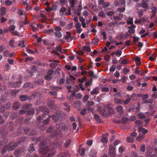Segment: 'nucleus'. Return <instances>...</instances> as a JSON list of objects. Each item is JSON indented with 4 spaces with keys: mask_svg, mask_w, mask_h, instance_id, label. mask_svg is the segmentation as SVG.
Wrapping results in <instances>:
<instances>
[{
    "mask_svg": "<svg viewBox=\"0 0 157 157\" xmlns=\"http://www.w3.org/2000/svg\"><path fill=\"white\" fill-rule=\"evenodd\" d=\"M46 140H42L40 143V151L42 154H46L41 157H52L56 154V150L54 148H52L50 146H47Z\"/></svg>",
    "mask_w": 157,
    "mask_h": 157,
    "instance_id": "obj_1",
    "label": "nucleus"
},
{
    "mask_svg": "<svg viewBox=\"0 0 157 157\" xmlns=\"http://www.w3.org/2000/svg\"><path fill=\"white\" fill-rule=\"evenodd\" d=\"M55 116L54 115H50L46 119L44 120L42 122H41V120L43 119L41 116H39L37 118V120L38 121L37 123L38 124V127L41 130H44L47 128L49 123L50 121V118H52L54 119V118H55Z\"/></svg>",
    "mask_w": 157,
    "mask_h": 157,
    "instance_id": "obj_2",
    "label": "nucleus"
},
{
    "mask_svg": "<svg viewBox=\"0 0 157 157\" xmlns=\"http://www.w3.org/2000/svg\"><path fill=\"white\" fill-rule=\"evenodd\" d=\"M39 109L43 113L41 114L43 117H44L45 115H48L49 113V110L46 106H41L39 107Z\"/></svg>",
    "mask_w": 157,
    "mask_h": 157,
    "instance_id": "obj_3",
    "label": "nucleus"
},
{
    "mask_svg": "<svg viewBox=\"0 0 157 157\" xmlns=\"http://www.w3.org/2000/svg\"><path fill=\"white\" fill-rule=\"evenodd\" d=\"M19 143H15L11 142L9 143L7 147L8 148L7 150L8 151H11L14 149L15 147L19 145Z\"/></svg>",
    "mask_w": 157,
    "mask_h": 157,
    "instance_id": "obj_4",
    "label": "nucleus"
},
{
    "mask_svg": "<svg viewBox=\"0 0 157 157\" xmlns=\"http://www.w3.org/2000/svg\"><path fill=\"white\" fill-rule=\"evenodd\" d=\"M25 150L23 148H21L18 150L15 151L14 154L16 156H21L25 153Z\"/></svg>",
    "mask_w": 157,
    "mask_h": 157,
    "instance_id": "obj_5",
    "label": "nucleus"
},
{
    "mask_svg": "<svg viewBox=\"0 0 157 157\" xmlns=\"http://www.w3.org/2000/svg\"><path fill=\"white\" fill-rule=\"evenodd\" d=\"M115 14L116 15H113V18L115 21H121L123 18V15L121 13H118L117 12H116Z\"/></svg>",
    "mask_w": 157,
    "mask_h": 157,
    "instance_id": "obj_6",
    "label": "nucleus"
},
{
    "mask_svg": "<svg viewBox=\"0 0 157 157\" xmlns=\"http://www.w3.org/2000/svg\"><path fill=\"white\" fill-rule=\"evenodd\" d=\"M94 102L93 101H88L85 107L87 109V111H89L91 110V111H92L94 110V109L92 107L94 105Z\"/></svg>",
    "mask_w": 157,
    "mask_h": 157,
    "instance_id": "obj_7",
    "label": "nucleus"
},
{
    "mask_svg": "<svg viewBox=\"0 0 157 157\" xmlns=\"http://www.w3.org/2000/svg\"><path fill=\"white\" fill-rule=\"evenodd\" d=\"M99 111L100 114L102 116L106 117L109 115L108 111L104 107L99 108Z\"/></svg>",
    "mask_w": 157,
    "mask_h": 157,
    "instance_id": "obj_8",
    "label": "nucleus"
},
{
    "mask_svg": "<svg viewBox=\"0 0 157 157\" xmlns=\"http://www.w3.org/2000/svg\"><path fill=\"white\" fill-rule=\"evenodd\" d=\"M10 106L11 105L10 103H6L4 105H1L0 106V112H4L5 110L9 109Z\"/></svg>",
    "mask_w": 157,
    "mask_h": 157,
    "instance_id": "obj_9",
    "label": "nucleus"
},
{
    "mask_svg": "<svg viewBox=\"0 0 157 157\" xmlns=\"http://www.w3.org/2000/svg\"><path fill=\"white\" fill-rule=\"evenodd\" d=\"M109 152L111 156L114 157L115 153V148L112 145H110L109 146Z\"/></svg>",
    "mask_w": 157,
    "mask_h": 157,
    "instance_id": "obj_10",
    "label": "nucleus"
},
{
    "mask_svg": "<svg viewBox=\"0 0 157 157\" xmlns=\"http://www.w3.org/2000/svg\"><path fill=\"white\" fill-rule=\"evenodd\" d=\"M56 127L57 128H61L62 130L65 131L66 133L70 131L66 125H61L59 124H57L56 125Z\"/></svg>",
    "mask_w": 157,
    "mask_h": 157,
    "instance_id": "obj_11",
    "label": "nucleus"
},
{
    "mask_svg": "<svg viewBox=\"0 0 157 157\" xmlns=\"http://www.w3.org/2000/svg\"><path fill=\"white\" fill-rule=\"evenodd\" d=\"M19 99L21 101H25L27 100H30L31 97L26 95H20L19 97Z\"/></svg>",
    "mask_w": 157,
    "mask_h": 157,
    "instance_id": "obj_12",
    "label": "nucleus"
},
{
    "mask_svg": "<svg viewBox=\"0 0 157 157\" xmlns=\"http://www.w3.org/2000/svg\"><path fill=\"white\" fill-rule=\"evenodd\" d=\"M117 112L120 114L121 116L124 113V111L123 106L121 105H118L116 107Z\"/></svg>",
    "mask_w": 157,
    "mask_h": 157,
    "instance_id": "obj_13",
    "label": "nucleus"
},
{
    "mask_svg": "<svg viewBox=\"0 0 157 157\" xmlns=\"http://www.w3.org/2000/svg\"><path fill=\"white\" fill-rule=\"evenodd\" d=\"M114 3L117 6H121L125 4V1L124 0H116Z\"/></svg>",
    "mask_w": 157,
    "mask_h": 157,
    "instance_id": "obj_14",
    "label": "nucleus"
},
{
    "mask_svg": "<svg viewBox=\"0 0 157 157\" xmlns=\"http://www.w3.org/2000/svg\"><path fill=\"white\" fill-rule=\"evenodd\" d=\"M21 82V81H18L13 82L12 83V86L13 87H18L20 86Z\"/></svg>",
    "mask_w": 157,
    "mask_h": 157,
    "instance_id": "obj_15",
    "label": "nucleus"
},
{
    "mask_svg": "<svg viewBox=\"0 0 157 157\" xmlns=\"http://www.w3.org/2000/svg\"><path fill=\"white\" fill-rule=\"evenodd\" d=\"M147 3L142 2L140 5V7L144 8L145 11H146L148 8L149 6Z\"/></svg>",
    "mask_w": 157,
    "mask_h": 157,
    "instance_id": "obj_16",
    "label": "nucleus"
},
{
    "mask_svg": "<svg viewBox=\"0 0 157 157\" xmlns=\"http://www.w3.org/2000/svg\"><path fill=\"white\" fill-rule=\"evenodd\" d=\"M138 131L139 132H141L144 135H143L147 133L148 132L147 129L141 127L139 128Z\"/></svg>",
    "mask_w": 157,
    "mask_h": 157,
    "instance_id": "obj_17",
    "label": "nucleus"
},
{
    "mask_svg": "<svg viewBox=\"0 0 157 157\" xmlns=\"http://www.w3.org/2000/svg\"><path fill=\"white\" fill-rule=\"evenodd\" d=\"M24 87L25 88H28L29 89L33 88V83L30 82H26L24 84Z\"/></svg>",
    "mask_w": 157,
    "mask_h": 157,
    "instance_id": "obj_18",
    "label": "nucleus"
},
{
    "mask_svg": "<svg viewBox=\"0 0 157 157\" xmlns=\"http://www.w3.org/2000/svg\"><path fill=\"white\" fill-rule=\"evenodd\" d=\"M35 111L34 108H32L28 110L26 113V115H31L34 114Z\"/></svg>",
    "mask_w": 157,
    "mask_h": 157,
    "instance_id": "obj_19",
    "label": "nucleus"
},
{
    "mask_svg": "<svg viewBox=\"0 0 157 157\" xmlns=\"http://www.w3.org/2000/svg\"><path fill=\"white\" fill-rule=\"evenodd\" d=\"M0 10L1 14L2 16L5 15L6 13V8L4 7H2L0 8Z\"/></svg>",
    "mask_w": 157,
    "mask_h": 157,
    "instance_id": "obj_20",
    "label": "nucleus"
},
{
    "mask_svg": "<svg viewBox=\"0 0 157 157\" xmlns=\"http://www.w3.org/2000/svg\"><path fill=\"white\" fill-rule=\"evenodd\" d=\"M20 106V103L18 102H15L13 105V109H16L19 108Z\"/></svg>",
    "mask_w": 157,
    "mask_h": 157,
    "instance_id": "obj_21",
    "label": "nucleus"
},
{
    "mask_svg": "<svg viewBox=\"0 0 157 157\" xmlns=\"http://www.w3.org/2000/svg\"><path fill=\"white\" fill-rule=\"evenodd\" d=\"M54 136H56L58 138H61L63 136V134L60 132H54Z\"/></svg>",
    "mask_w": 157,
    "mask_h": 157,
    "instance_id": "obj_22",
    "label": "nucleus"
},
{
    "mask_svg": "<svg viewBox=\"0 0 157 157\" xmlns=\"http://www.w3.org/2000/svg\"><path fill=\"white\" fill-rule=\"evenodd\" d=\"M27 138L25 137H22L19 139V140L17 142V143H19V145L21 143H23L26 140Z\"/></svg>",
    "mask_w": 157,
    "mask_h": 157,
    "instance_id": "obj_23",
    "label": "nucleus"
},
{
    "mask_svg": "<svg viewBox=\"0 0 157 157\" xmlns=\"http://www.w3.org/2000/svg\"><path fill=\"white\" fill-rule=\"evenodd\" d=\"M35 149L34 147L33 146V144H31L30 146L28 148V151L30 153H32L34 151Z\"/></svg>",
    "mask_w": 157,
    "mask_h": 157,
    "instance_id": "obj_24",
    "label": "nucleus"
},
{
    "mask_svg": "<svg viewBox=\"0 0 157 157\" xmlns=\"http://www.w3.org/2000/svg\"><path fill=\"white\" fill-rule=\"evenodd\" d=\"M43 136H41L39 137H35L33 138V140L35 141L36 143L39 142L42 139H43Z\"/></svg>",
    "mask_w": 157,
    "mask_h": 157,
    "instance_id": "obj_25",
    "label": "nucleus"
},
{
    "mask_svg": "<svg viewBox=\"0 0 157 157\" xmlns=\"http://www.w3.org/2000/svg\"><path fill=\"white\" fill-rule=\"evenodd\" d=\"M54 34L55 36L57 38H60L62 36V34L60 31L55 32H54Z\"/></svg>",
    "mask_w": 157,
    "mask_h": 157,
    "instance_id": "obj_26",
    "label": "nucleus"
},
{
    "mask_svg": "<svg viewBox=\"0 0 157 157\" xmlns=\"http://www.w3.org/2000/svg\"><path fill=\"white\" fill-rule=\"evenodd\" d=\"M66 33V35L65 36L64 38L67 42H68V40L71 37V33L68 31H67Z\"/></svg>",
    "mask_w": 157,
    "mask_h": 157,
    "instance_id": "obj_27",
    "label": "nucleus"
},
{
    "mask_svg": "<svg viewBox=\"0 0 157 157\" xmlns=\"http://www.w3.org/2000/svg\"><path fill=\"white\" fill-rule=\"evenodd\" d=\"M32 107V105L30 104H26L24 105L23 106V108L25 109H28V110L30 109Z\"/></svg>",
    "mask_w": 157,
    "mask_h": 157,
    "instance_id": "obj_28",
    "label": "nucleus"
},
{
    "mask_svg": "<svg viewBox=\"0 0 157 157\" xmlns=\"http://www.w3.org/2000/svg\"><path fill=\"white\" fill-rule=\"evenodd\" d=\"M98 87H96L92 91L90 92V94L91 95L97 94L98 93Z\"/></svg>",
    "mask_w": 157,
    "mask_h": 157,
    "instance_id": "obj_29",
    "label": "nucleus"
},
{
    "mask_svg": "<svg viewBox=\"0 0 157 157\" xmlns=\"http://www.w3.org/2000/svg\"><path fill=\"white\" fill-rule=\"evenodd\" d=\"M71 142V139L67 140L66 141L65 143H64V146L66 147H68L70 144Z\"/></svg>",
    "mask_w": 157,
    "mask_h": 157,
    "instance_id": "obj_30",
    "label": "nucleus"
},
{
    "mask_svg": "<svg viewBox=\"0 0 157 157\" xmlns=\"http://www.w3.org/2000/svg\"><path fill=\"white\" fill-rule=\"evenodd\" d=\"M153 98H150L148 99H146L145 101H144L143 103L145 104L150 103L151 104L153 102Z\"/></svg>",
    "mask_w": 157,
    "mask_h": 157,
    "instance_id": "obj_31",
    "label": "nucleus"
},
{
    "mask_svg": "<svg viewBox=\"0 0 157 157\" xmlns=\"http://www.w3.org/2000/svg\"><path fill=\"white\" fill-rule=\"evenodd\" d=\"M56 49L58 51L60 52L61 53H63L64 51H65V50H62L61 46H59L56 47Z\"/></svg>",
    "mask_w": 157,
    "mask_h": 157,
    "instance_id": "obj_32",
    "label": "nucleus"
},
{
    "mask_svg": "<svg viewBox=\"0 0 157 157\" xmlns=\"http://www.w3.org/2000/svg\"><path fill=\"white\" fill-rule=\"evenodd\" d=\"M17 116L16 113L14 112H11L10 115V118L12 120L14 119Z\"/></svg>",
    "mask_w": 157,
    "mask_h": 157,
    "instance_id": "obj_33",
    "label": "nucleus"
},
{
    "mask_svg": "<svg viewBox=\"0 0 157 157\" xmlns=\"http://www.w3.org/2000/svg\"><path fill=\"white\" fill-rule=\"evenodd\" d=\"M25 133L26 134H29L30 133V129L28 127H25L23 129Z\"/></svg>",
    "mask_w": 157,
    "mask_h": 157,
    "instance_id": "obj_34",
    "label": "nucleus"
},
{
    "mask_svg": "<svg viewBox=\"0 0 157 157\" xmlns=\"http://www.w3.org/2000/svg\"><path fill=\"white\" fill-rule=\"evenodd\" d=\"M114 101L116 103L121 104L123 103V101L117 98H114Z\"/></svg>",
    "mask_w": 157,
    "mask_h": 157,
    "instance_id": "obj_35",
    "label": "nucleus"
},
{
    "mask_svg": "<svg viewBox=\"0 0 157 157\" xmlns=\"http://www.w3.org/2000/svg\"><path fill=\"white\" fill-rule=\"evenodd\" d=\"M83 50L87 52H90L91 51L90 48L87 46H83Z\"/></svg>",
    "mask_w": 157,
    "mask_h": 157,
    "instance_id": "obj_36",
    "label": "nucleus"
},
{
    "mask_svg": "<svg viewBox=\"0 0 157 157\" xmlns=\"http://www.w3.org/2000/svg\"><path fill=\"white\" fill-rule=\"evenodd\" d=\"M8 149V148L7 146H4L2 149L1 153L2 154H4L7 151H8L7 150Z\"/></svg>",
    "mask_w": 157,
    "mask_h": 157,
    "instance_id": "obj_37",
    "label": "nucleus"
},
{
    "mask_svg": "<svg viewBox=\"0 0 157 157\" xmlns=\"http://www.w3.org/2000/svg\"><path fill=\"white\" fill-rule=\"evenodd\" d=\"M19 90H12L11 91V94L12 96H15L17 93H19Z\"/></svg>",
    "mask_w": 157,
    "mask_h": 157,
    "instance_id": "obj_38",
    "label": "nucleus"
},
{
    "mask_svg": "<svg viewBox=\"0 0 157 157\" xmlns=\"http://www.w3.org/2000/svg\"><path fill=\"white\" fill-rule=\"evenodd\" d=\"M9 128L11 131L13 130L14 129L13 124L12 122H10L9 124Z\"/></svg>",
    "mask_w": 157,
    "mask_h": 157,
    "instance_id": "obj_39",
    "label": "nucleus"
},
{
    "mask_svg": "<svg viewBox=\"0 0 157 157\" xmlns=\"http://www.w3.org/2000/svg\"><path fill=\"white\" fill-rule=\"evenodd\" d=\"M15 28V26L14 25H11L9 27V29L11 33V32H13Z\"/></svg>",
    "mask_w": 157,
    "mask_h": 157,
    "instance_id": "obj_40",
    "label": "nucleus"
},
{
    "mask_svg": "<svg viewBox=\"0 0 157 157\" xmlns=\"http://www.w3.org/2000/svg\"><path fill=\"white\" fill-rule=\"evenodd\" d=\"M87 111V109L85 108L81 110L80 111V113L81 115L84 116Z\"/></svg>",
    "mask_w": 157,
    "mask_h": 157,
    "instance_id": "obj_41",
    "label": "nucleus"
},
{
    "mask_svg": "<svg viewBox=\"0 0 157 157\" xmlns=\"http://www.w3.org/2000/svg\"><path fill=\"white\" fill-rule=\"evenodd\" d=\"M44 78L46 80L49 81L52 78V76H51L47 74V75H45Z\"/></svg>",
    "mask_w": 157,
    "mask_h": 157,
    "instance_id": "obj_42",
    "label": "nucleus"
},
{
    "mask_svg": "<svg viewBox=\"0 0 157 157\" xmlns=\"http://www.w3.org/2000/svg\"><path fill=\"white\" fill-rule=\"evenodd\" d=\"M149 98V95L148 94H146L144 95H143V96L142 97V100L144 101H145L146 99L148 98Z\"/></svg>",
    "mask_w": 157,
    "mask_h": 157,
    "instance_id": "obj_43",
    "label": "nucleus"
},
{
    "mask_svg": "<svg viewBox=\"0 0 157 157\" xmlns=\"http://www.w3.org/2000/svg\"><path fill=\"white\" fill-rule=\"evenodd\" d=\"M133 19L132 18H130L127 21V23L128 25H131L133 24Z\"/></svg>",
    "mask_w": 157,
    "mask_h": 157,
    "instance_id": "obj_44",
    "label": "nucleus"
},
{
    "mask_svg": "<svg viewBox=\"0 0 157 157\" xmlns=\"http://www.w3.org/2000/svg\"><path fill=\"white\" fill-rule=\"evenodd\" d=\"M125 10V7H121L118 8L117 10V12L119 13L120 12H124Z\"/></svg>",
    "mask_w": 157,
    "mask_h": 157,
    "instance_id": "obj_45",
    "label": "nucleus"
},
{
    "mask_svg": "<svg viewBox=\"0 0 157 157\" xmlns=\"http://www.w3.org/2000/svg\"><path fill=\"white\" fill-rule=\"evenodd\" d=\"M100 141L102 143L106 144L108 141V140L106 138H102L101 139Z\"/></svg>",
    "mask_w": 157,
    "mask_h": 157,
    "instance_id": "obj_46",
    "label": "nucleus"
},
{
    "mask_svg": "<svg viewBox=\"0 0 157 157\" xmlns=\"http://www.w3.org/2000/svg\"><path fill=\"white\" fill-rule=\"evenodd\" d=\"M37 133L35 129H33L29 133V135L30 136H34Z\"/></svg>",
    "mask_w": 157,
    "mask_h": 157,
    "instance_id": "obj_47",
    "label": "nucleus"
},
{
    "mask_svg": "<svg viewBox=\"0 0 157 157\" xmlns=\"http://www.w3.org/2000/svg\"><path fill=\"white\" fill-rule=\"evenodd\" d=\"M51 8L52 10L56 11L57 9V5L56 4H53Z\"/></svg>",
    "mask_w": 157,
    "mask_h": 157,
    "instance_id": "obj_48",
    "label": "nucleus"
},
{
    "mask_svg": "<svg viewBox=\"0 0 157 157\" xmlns=\"http://www.w3.org/2000/svg\"><path fill=\"white\" fill-rule=\"evenodd\" d=\"M54 72V70L52 69H49L47 72V74L51 76Z\"/></svg>",
    "mask_w": 157,
    "mask_h": 157,
    "instance_id": "obj_49",
    "label": "nucleus"
},
{
    "mask_svg": "<svg viewBox=\"0 0 157 157\" xmlns=\"http://www.w3.org/2000/svg\"><path fill=\"white\" fill-rule=\"evenodd\" d=\"M18 46H21L22 47H25V45L24 41L22 40L18 44Z\"/></svg>",
    "mask_w": 157,
    "mask_h": 157,
    "instance_id": "obj_50",
    "label": "nucleus"
},
{
    "mask_svg": "<svg viewBox=\"0 0 157 157\" xmlns=\"http://www.w3.org/2000/svg\"><path fill=\"white\" fill-rule=\"evenodd\" d=\"M11 33L13 36H19V33L16 30H14L13 32H11Z\"/></svg>",
    "mask_w": 157,
    "mask_h": 157,
    "instance_id": "obj_51",
    "label": "nucleus"
},
{
    "mask_svg": "<svg viewBox=\"0 0 157 157\" xmlns=\"http://www.w3.org/2000/svg\"><path fill=\"white\" fill-rule=\"evenodd\" d=\"M67 153V152H62L59 154V157H64V156H66Z\"/></svg>",
    "mask_w": 157,
    "mask_h": 157,
    "instance_id": "obj_52",
    "label": "nucleus"
},
{
    "mask_svg": "<svg viewBox=\"0 0 157 157\" xmlns=\"http://www.w3.org/2000/svg\"><path fill=\"white\" fill-rule=\"evenodd\" d=\"M140 150L143 152H144L145 151V147L144 144H143L141 145L140 147Z\"/></svg>",
    "mask_w": 157,
    "mask_h": 157,
    "instance_id": "obj_53",
    "label": "nucleus"
},
{
    "mask_svg": "<svg viewBox=\"0 0 157 157\" xmlns=\"http://www.w3.org/2000/svg\"><path fill=\"white\" fill-rule=\"evenodd\" d=\"M137 135V133L136 132H134L131 133L130 134V136L132 138H133V139L134 138H136Z\"/></svg>",
    "mask_w": 157,
    "mask_h": 157,
    "instance_id": "obj_54",
    "label": "nucleus"
},
{
    "mask_svg": "<svg viewBox=\"0 0 157 157\" xmlns=\"http://www.w3.org/2000/svg\"><path fill=\"white\" fill-rule=\"evenodd\" d=\"M54 129L53 127L51 125L50 126V127L47 129V132L49 133H50L53 131Z\"/></svg>",
    "mask_w": 157,
    "mask_h": 157,
    "instance_id": "obj_55",
    "label": "nucleus"
},
{
    "mask_svg": "<svg viewBox=\"0 0 157 157\" xmlns=\"http://www.w3.org/2000/svg\"><path fill=\"white\" fill-rule=\"evenodd\" d=\"M14 43V41L13 40H11L9 42V44L13 48H14L15 46L13 45V44Z\"/></svg>",
    "mask_w": 157,
    "mask_h": 157,
    "instance_id": "obj_56",
    "label": "nucleus"
},
{
    "mask_svg": "<svg viewBox=\"0 0 157 157\" xmlns=\"http://www.w3.org/2000/svg\"><path fill=\"white\" fill-rule=\"evenodd\" d=\"M138 117L140 119H145L146 116L143 114L139 113L138 115Z\"/></svg>",
    "mask_w": 157,
    "mask_h": 157,
    "instance_id": "obj_57",
    "label": "nucleus"
},
{
    "mask_svg": "<svg viewBox=\"0 0 157 157\" xmlns=\"http://www.w3.org/2000/svg\"><path fill=\"white\" fill-rule=\"evenodd\" d=\"M144 138V135H141L140 136H139L136 138V140L138 141H141L142 139H143Z\"/></svg>",
    "mask_w": 157,
    "mask_h": 157,
    "instance_id": "obj_58",
    "label": "nucleus"
},
{
    "mask_svg": "<svg viewBox=\"0 0 157 157\" xmlns=\"http://www.w3.org/2000/svg\"><path fill=\"white\" fill-rule=\"evenodd\" d=\"M116 66L114 65H112L109 68V71L110 72H113L115 71L116 69Z\"/></svg>",
    "mask_w": 157,
    "mask_h": 157,
    "instance_id": "obj_59",
    "label": "nucleus"
},
{
    "mask_svg": "<svg viewBox=\"0 0 157 157\" xmlns=\"http://www.w3.org/2000/svg\"><path fill=\"white\" fill-rule=\"evenodd\" d=\"M122 121L123 123L125 124L127 123L128 119L127 118L122 117Z\"/></svg>",
    "mask_w": 157,
    "mask_h": 157,
    "instance_id": "obj_60",
    "label": "nucleus"
},
{
    "mask_svg": "<svg viewBox=\"0 0 157 157\" xmlns=\"http://www.w3.org/2000/svg\"><path fill=\"white\" fill-rule=\"evenodd\" d=\"M90 10L94 12H95L96 11V7L93 5H90Z\"/></svg>",
    "mask_w": 157,
    "mask_h": 157,
    "instance_id": "obj_61",
    "label": "nucleus"
},
{
    "mask_svg": "<svg viewBox=\"0 0 157 157\" xmlns=\"http://www.w3.org/2000/svg\"><path fill=\"white\" fill-rule=\"evenodd\" d=\"M122 53V51L120 50H118L115 52V55L118 56H121Z\"/></svg>",
    "mask_w": 157,
    "mask_h": 157,
    "instance_id": "obj_62",
    "label": "nucleus"
},
{
    "mask_svg": "<svg viewBox=\"0 0 157 157\" xmlns=\"http://www.w3.org/2000/svg\"><path fill=\"white\" fill-rule=\"evenodd\" d=\"M131 98H128L126 100L123 101V102L125 105H127L131 101Z\"/></svg>",
    "mask_w": 157,
    "mask_h": 157,
    "instance_id": "obj_63",
    "label": "nucleus"
},
{
    "mask_svg": "<svg viewBox=\"0 0 157 157\" xmlns=\"http://www.w3.org/2000/svg\"><path fill=\"white\" fill-rule=\"evenodd\" d=\"M67 98L70 102H72L73 101V98L71 95L67 96Z\"/></svg>",
    "mask_w": 157,
    "mask_h": 157,
    "instance_id": "obj_64",
    "label": "nucleus"
}]
</instances>
